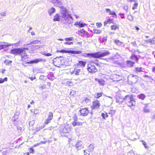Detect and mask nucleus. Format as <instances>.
Returning a JSON list of instances; mask_svg holds the SVG:
<instances>
[{"label":"nucleus","instance_id":"f257e3e1","mask_svg":"<svg viewBox=\"0 0 155 155\" xmlns=\"http://www.w3.org/2000/svg\"><path fill=\"white\" fill-rule=\"evenodd\" d=\"M110 53L108 51L104 50L99 51L94 53L86 54V56L90 57H93L95 58H98L101 57L108 55Z\"/></svg>","mask_w":155,"mask_h":155},{"label":"nucleus","instance_id":"f03ea898","mask_svg":"<svg viewBox=\"0 0 155 155\" xmlns=\"http://www.w3.org/2000/svg\"><path fill=\"white\" fill-rule=\"evenodd\" d=\"M124 100L126 101L127 105L130 107L131 109H134L136 102L135 100L133 99V96L132 95H128L126 96Z\"/></svg>","mask_w":155,"mask_h":155},{"label":"nucleus","instance_id":"7ed1b4c3","mask_svg":"<svg viewBox=\"0 0 155 155\" xmlns=\"http://www.w3.org/2000/svg\"><path fill=\"white\" fill-rule=\"evenodd\" d=\"M10 53L16 55L19 54L21 56L22 60H23V58L27 56L25 51L21 48H14L12 49L10 51Z\"/></svg>","mask_w":155,"mask_h":155},{"label":"nucleus","instance_id":"20e7f679","mask_svg":"<svg viewBox=\"0 0 155 155\" xmlns=\"http://www.w3.org/2000/svg\"><path fill=\"white\" fill-rule=\"evenodd\" d=\"M62 5H57L60 8V11L61 18L70 14L69 13L68 10L65 7L62 6Z\"/></svg>","mask_w":155,"mask_h":155},{"label":"nucleus","instance_id":"39448f33","mask_svg":"<svg viewBox=\"0 0 155 155\" xmlns=\"http://www.w3.org/2000/svg\"><path fill=\"white\" fill-rule=\"evenodd\" d=\"M94 63L92 61L88 64L87 69L89 72L94 73L97 71V69L94 65Z\"/></svg>","mask_w":155,"mask_h":155},{"label":"nucleus","instance_id":"423d86ee","mask_svg":"<svg viewBox=\"0 0 155 155\" xmlns=\"http://www.w3.org/2000/svg\"><path fill=\"white\" fill-rule=\"evenodd\" d=\"M61 20L63 23L65 24H71L73 22V19L71 14L61 18Z\"/></svg>","mask_w":155,"mask_h":155},{"label":"nucleus","instance_id":"0eeeda50","mask_svg":"<svg viewBox=\"0 0 155 155\" xmlns=\"http://www.w3.org/2000/svg\"><path fill=\"white\" fill-rule=\"evenodd\" d=\"M71 130V127L68 125H66L64 127L62 126L60 129V132L63 134L68 133Z\"/></svg>","mask_w":155,"mask_h":155},{"label":"nucleus","instance_id":"6e6552de","mask_svg":"<svg viewBox=\"0 0 155 155\" xmlns=\"http://www.w3.org/2000/svg\"><path fill=\"white\" fill-rule=\"evenodd\" d=\"M82 51H81L67 50L62 49L61 51L57 50V52L61 53H68L70 54H79L81 53Z\"/></svg>","mask_w":155,"mask_h":155},{"label":"nucleus","instance_id":"1a4fd4ad","mask_svg":"<svg viewBox=\"0 0 155 155\" xmlns=\"http://www.w3.org/2000/svg\"><path fill=\"white\" fill-rule=\"evenodd\" d=\"M100 106V104L99 101L97 100L94 101L92 105L91 106V108L92 109H94L98 108Z\"/></svg>","mask_w":155,"mask_h":155},{"label":"nucleus","instance_id":"9d476101","mask_svg":"<svg viewBox=\"0 0 155 155\" xmlns=\"http://www.w3.org/2000/svg\"><path fill=\"white\" fill-rule=\"evenodd\" d=\"M75 147L77 150H79L81 148H83L84 146L82 142L81 141H78L75 145Z\"/></svg>","mask_w":155,"mask_h":155},{"label":"nucleus","instance_id":"9b49d317","mask_svg":"<svg viewBox=\"0 0 155 155\" xmlns=\"http://www.w3.org/2000/svg\"><path fill=\"white\" fill-rule=\"evenodd\" d=\"M81 115L83 116H86L87 115L89 111L86 108H82L79 110Z\"/></svg>","mask_w":155,"mask_h":155},{"label":"nucleus","instance_id":"f8f14e48","mask_svg":"<svg viewBox=\"0 0 155 155\" xmlns=\"http://www.w3.org/2000/svg\"><path fill=\"white\" fill-rule=\"evenodd\" d=\"M51 3L54 5H63V3L62 0H48Z\"/></svg>","mask_w":155,"mask_h":155},{"label":"nucleus","instance_id":"ddd939ff","mask_svg":"<svg viewBox=\"0 0 155 155\" xmlns=\"http://www.w3.org/2000/svg\"><path fill=\"white\" fill-rule=\"evenodd\" d=\"M53 117V114L52 112H50L48 114V117L47 119L46 120L45 124H48L49 123L51 120L52 119Z\"/></svg>","mask_w":155,"mask_h":155},{"label":"nucleus","instance_id":"4468645a","mask_svg":"<svg viewBox=\"0 0 155 155\" xmlns=\"http://www.w3.org/2000/svg\"><path fill=\"white\" fill-rule=\"evenodd\" d=\"M9 45H11L9 43H5V42H0V50L3 49L8 47Z\"/></svg>","mask_w":155,"mask_h":155},{"label":"nucleus","instance_id":"2eb2a0df","mask_svg":"<svg viewBox=\"0 0 155 155\" xmlns=\"http://www.w3.org/2000/svg\"><path fill=\"white\" fill-rule=\"evenodd\" d=\"M74 25L76 26L78 25L81 28L84 27L86 24L82 23L81 21H77L75 23Z\"/></svg>","mask_w":155,"mask_h":155},{"label":"nucleus","instance_id":"dca6fc26","mask_svg":"<svg viewBox=\"0 0 155 155\" xmlns=\"http://www.w3.org/2000/svg\"><path fill=\"white\" fill-rule=\"evenodd\" d=\"M42 61V59H37L35 60H34L31 61H30L29 62H28L27 63H37L38 62L41 61Z\"/></svg>","mask_w":155,"mask_h":155},{"label":"nucleus","instance_id":"f3484780","mask_svg":"<svg viewBox=\"0 0 155 155\" xmlns=\"http://www.w3.org/2000/svg\"><path fill=\"white\" fill-rule=\"evenodd\" d=\"M55 11V9L53 7H52L48 10V12L50 16H51Z\"/></svg>","mask_w":155,"mask_h":155},{"label":"nucleus","instance_id":"a211bd4d","mask_svg":"<svg viewBox=\"0 0 155 155\" xmlns=\"http://www.w3.org/2000/svg\"><path fill=\"white\" fill-rule=\"evenodd\" d=\"M61 17L58 14H57L54 17L53 19V21H58L60 19V17Z\"/></svg>","mask_w":155,"mask_h":155},{"label":"nucleus","instance_id":"6ab92c4d","mask_svg":"<svg viewBox=\"0 0 155 155\" xmlns=\"http://www.w3.org/2000/svg\"><path fill=\"white\" fill-rule=\"evenodd\" d=\"M65 42H64V44L66 45H70L71 44H72L73 42L72 41V39H65Z\"/></svg>","mask_w":155,"mask_h":155},{"label":"nucleus","instance_id":"aec40b11","mask_svg":"<svg viewBox=\"0 0 155 155\" xmlns=\"http://www.w3.org/2000/svg\"><path fill=\"white\" fill-rule=\"evenodd\" d=\"M138 98L142 100H143L145 99L146 96L145 95L143 94H141L138 95L137 96Z\"/></svg>","mask_w":155,"mask_h":155},{"label":"nucleus","instance_id":"412c9836","mask_svg":"<svg viewBox=\"0 0 155 155\" xmlns=\"http://www.w3.org/2000/svg\"><path fill=\"white\" fill-rule=\"evenodd\" d=\"M72 124L74 126H75L76 125H81L82 124V123L81 122L74 121L72 122Z\"/></svg>","mask_w":155,"mask_h":155},{"label":"nucleus","instance_id":"4be33fe9","mask_svg":"<svg viewBox=\"0 0 155 155\" xmlns=\"http://www.w3.org/2000/svg\"><path fill=\"white\" fill-rule=\"evenodd\" d=\"M127 66L128 67H132L135 64L134 62H132L131 61H128L127 62Z\"/></svg>","mask_w":155,"mask_h":155},{"label":"nucleus","instance_id":"5701e85b","mask_svg":"<svg viewBox=\"0 0 155 155\" xmlns=\"http://www.w3.org/2000/svg\"><path fill=\"white\" fill-rule=\"evenodd\" d=\"M145 41H146L147 44L149 43L150 44H154V41L153 39L152 40L151 39H148L147 40Z\"/></svg>","mask_w":155,"mask_h":155},{"label":"nucleus","instance_id":"b1692460","mask_svg":"<svg viewBox=\"0 0 155 155\" xmlns=\"http://www.w3.org/2000/svg\"><path fill=\"white\" fill-rule=\"evenodd\" d=\"M86 64V62L83 61H79V63L78 64L80 65V66L83 67H85Z\"/></svg>","mask_w":155,"mask_h":155},{"label":"nucleus","instance_id":"393cba45","mask_svg":"<svg viewBox=\"0 0 155 155\" xmlns=\"http://www.w3.org/2000/svg\"><path fill=\"white\" fill-rule=\"evenodd\" d=\"M111 29L113 30H115L117 29H118L119 27L116 25H113L110 26Z\"/></svg>","mask_w":155,"mask_h":155},{"label":"nucleus","instance_id":"a878e982","mask_svg":"<svg viewBox=\"0 0 155 155\" xmlns=\"http://www.w3.org/2000/svg\"><path fill=\"white\" fill-rule=\"evenodd\" d=\"M101 30H97L96 29H94L93 30L92 32H93L94 33L99 34L101 33Z\"/></svg>","mask_w":155,"mask_h":155},{"label":"nucleus","instance_id":"bb28decb","mask_svg":"<svg viewBox=\"0 0 155 155\" xmlns=\"http://www.w3.org/2000/svg\"><path fill=\"white\" fill-rule=\"evenodd\" d=\"M109 15H113V17H116L117 16L115 12L114 11H110Z\"/></svg>","mask_w":155,"mask_h":155},{"label":"nucleus","instance_id":"cd10ccee","mask_svg":"<svg viewBox=\"0 0 155 155\" xmlns=\"http://www.w3.org/2000/svg\"><path fill=\"white\" fill-rule=\"evenodd\" d=\"M99 84L101 85H104L105 84L104 81L102 79L98 80Z\"/></svg>","mask_w":155,"mask_h":155},{"label":"nucleus","instance_id":"c85d7f7f","mask_svg":"<svg viewBox=\"0 0 155 155\" xmlns=\"http://www.w3.org/2000/svg\"><path fill=\"white\" fill-rule=\"evenodd\" d=\"M8 79L7 78H5L4 79L0 78V83H2L5 81H7Z\"/></svg>","mask_w":155,"mask_h":155},{"label":"nucleus","instance_id":"c756f323","mask_svg":"<svg viewBox=\"0 0 155 155\" xmlns=\"http://www.w3.org/2000/svg\"><path fill=\"white\" fill-rule=\"evenodd\" d=\"M101 116L102 117L103 119H105L106 117H107L108 116V115L106 113H102L101 114Z\"/></svg>","mask_w":155,"mask_h":155},{"label":"nucleus","instance_id":"7c9ffc66","mask_svg":"<svg viewBox=\"0 0 155 155\" xmlns=\"http://www.w3.org/2000/svg\"><path fill=\"white\" fill-rule=\"evenodd\" d=\"M94 149V147L93 145L90 144L89 146V149L90 151H92Z\"/></svg>","mask_w":155,"mask_h":155},{"label":"nucleus","instance_id":"2f4dec72","mask_svg":"<svg viewBox=\"0 0 155 155\" xmlns=\"http://www.w3.org/2000/svg\"><path fill=\"white\" fill-rule=\"evenodd\" d=\"M143 68H142L136 67V72H141L143 71Z\"/></svg>","mask_w":155,"mask_h":155},{"label":"nucleus","instance_id":"473e14b6","mask_svg":"<svg viewBox=\"0 0 155 155\" xmlns=\"http://www.w3.org/2000/svg\"><path fill=\"white\" fill-rule=\"evenodd\" d=\"M115 42L117 45H120L122 44V42L118 39L115 40Z\"/></svg>","mask_w":155,"mask_h":155},{"label":"nucleus","instance_id":"72a5a7b5","mask_svg":"<svg viewBox=\"0 0 155 155\" xmlns=\"http://www.w3.org/2000/svg\"><path fill=\"white\" fill-rule=\"evenodd\" d=\"M18 118V116L17 115H15L13 116L12 118V120L14 121H15Z\"/></svg>","mask_w":155,"mask_h":155},{"label":"nucleus","instance_id":"f704fd0d","mask_svg":"<svg viewBox=\"0 0 155 155\" xmlns=\"http://www.w3.org/2000/svg\"><path fill=\"white\" fill-rule=\"evenodd\" d=\"M103 94V93L102 92H100L99 93H98L95 96V97L97 98H99L100 97H101Z\"/></svg>","mask_w":155,"mask_h":155},{"label":"nucleus","instance_id":"c9c22d12","mask_svg":"<svg viewBox=\"0 0 155 155\" xmlns=\"http://www.w3.org/2000/svg\"><path fill=\"white\" fill-rule=\"evenodd\" d=\"M42 54H43L44 55L47 56H51L52 55V54L50 53H47L45 52H43V53H42Z\"/></svg>","mask_w":155,"mask_h":155},{"label":"nucleus","instance_id":"e433bc0d","mask_svg":"<svg viewBox=\"0 0 155 155\" xmlns=\"http://www.w3.org/2000/svg\"><path fill=\"white\" fill-rule=\"evenodd\" d=\"M128 19L131 21L133 20V18L132 16L131 15H129L127 16Z\"/></svg>","mask_w":155,"mask_h":155},{"label":"nucleus","instance_id":"4c0bfd02","mask_svg":"<svg viewBox=\"0 0 155 155\" xmlns=\"http://www.w3.org/2000/svg\"><path fill=\"white\" fill-rule=\"evenodd\" d=\"M47 140H45L44 141H42L38 143L37 144L38 145H39L41 144H45L47 142Z\"/></svg>","mask_w":155,"mask_h":155},{"label":"nucleus","instance_id":"58836bf2","mask_svg":"<svg viewBox=\"0 0 155 155\" xmlns=\"http://www.w3.org/2000/svg\"><path fill=\"white\" fill-rule=\"evenodd\" d=\"M81 69H78L75 72V74L76 75H78L80 74V73L81 72Z\"/></svg>","mask_w":155,"mask_h":155},{"label":"nucleus","instance_id":"ea45409f","mask_svg":"<svg viewBox=\"0 0 155 155\" xmlns=\"http://www.w3.org/2000/svg\"><path fill=\"white\" fill-rule=\"evenodd\" d=\"M143 144L144 145L145 147L146 148H148V147L147 146V143L144 141L142 140Z\"/></svg>","mask_w":155,"mask_h":155},{"label":"nucleus","instance_id":"a19ab883","mask_svg":"<svg viewBox=\"0 0 155 155\" xmlns=\"http://www.w3.org/2000/svg\"><path fill=\"white\" fill-rule=\"evenodd\" d=\"M35 123V121L34 120H32L31 121H30L29 122V125L30 126H32Z\"/></svg>","mask_w":155,"mask_h":155},{"label":"nucleus","instance_id":"79ce46f5","mask_svg":"<svg viewBox=\"0 0 155 155\" xmlns=\"http://www.w3.org/2000/svg\"><path fill=\"white\" fill-rule=\"evenodd\" d=\"M144 111L145 113H148L149 112V110L147 108V107H145L144 108Z\"/></svg>","mask_w":155,"mask_h":155},{"label":"nucleus","instance_id":"37998d69","mask_svg":"<svg viewBox=\"0 0 155 155\" xmlns=\"http://www.w3.org/2000/svg\"><path fill=\"white\" fill-rule=\"evenodd\" d=\"M76 94V91L74 90L72 91L70 93V94L71 95H73Z\"/></svg>","mask_w":155,"mask_h":155},{"label":"nucleus","instance_id":"c03bdc74","mask_svg":"<svg viewBox=\"0 0 155 155\" xmlns=\"http://www.w3.org/2000/svg\"><path fill=\"white\" fill-rule=\"evenodd\" d=\"M96 25L99 27H101L102 26V24L100 23H97Z\"/></svg>","mask_w":155,"mask_h":155},{"label":"nucleus","instance_id":"a18cd8bd","mask_svg":"<svg viewBox=\"0 0 155 155\" xmlns=\"http://www.w3.org/2000/svg\"><path fill=\"white\" fill-rule=\"evenodd\" d=\"M1 16H5L6 15V13L5 12H2L0 14Z\"/></svg>","mask_w":155,"mask_h":155},{"label":"nucleus","instance_id":"49530a36","mask_svg":"<svg viewBox=\"0 0 155 155\" xmlns=\"http://www.w3.org/2000/svg\"><path fill=\"white\" fill-rule=\"evenodd\" d=\"M12 62V61H8V60H5V63H7L8 64L11 63Z\"/></svg>","mask_w":155,"mask_h":155},{"label":"nucleus","instance_id":"de8ad7c7","mask_svg":"<svg viewBox=\"0 0 155 155\" xmlns=\"http://www.w3.org/2000/svg\"><path fill=\"white\" fill-rule=\"evenodd\" d=\"M106 12L107 13H109L110 11V9L109 8H106Z\"/></svg>","mask_w":155,"mask_h":155},{"label":"nucleus","instance_id":"09e8293b","mask_svg":"<svg viewBox=\"0 0 155 155\" xmlns=\"http://www.w3.org/2000/svg\"><path fill=\"white\" fill-rule=\"evenodd\" d=\"M39 112V110H35L34 111V113L35 114H37Z\"/></svg>","mask_w":155,"mask_h":155},{"label":"nucleus","instance_id":"8fccbe9b","mask_svg":"<svg viewBox=\"0 0 155 155\" xmlns=\"http://www.w3.org/2000/svg\"><path fill=\"white\" fill-rule=\"evenodd\" d=\"M58 61L59 62V61H60V60L59 59V58H58V59H54V64L56 63V61Z\"/></svg>","mask_w":155,"mask_h":155},{"label":"nucleus","instance_id":"3c124183","mask_svg":"<svg viewBox=\"0 0 155 155\" xmlns=\"http://www.w3.org/2000/svg\"><path fill=\"white\" fill-rule=\"evenodd\" d=\"M34 152V150L33 148H31L30 149L29 152L30 153H33Z\"/></svg>","mask_w":155,"mask_h":155},{"label":"nucleus","instance_id":"603ef678","mask_svg":"<svg viewBox=\"0 0 155 155\" xmlns=\"http://www.w3.org/2000/svg\"><path fill=\"white\" fill-rule=\"evenodd\" d=\"M29 78L31 79V80L33 81L34 79L36 78V77L35 76L29 77Z\"/></svg>","mask_w":155,"mask_h":155},{"label":"nucleus","instance_id":"864d4df0","mask_svg":"<svg viewBox=\"0 0 155 155\" xmlns=\"http://www.w3.org/2000/svg\"><path fill=\"white\" fill-rule=\"evenodd\" d=\"M131 58L132 59H136V55L135 54L132 55L131 57Z\"/></svg>","mask_w":155,"mask_h":155},{"label":"nucleus","instance_id":"5fc2aeb1","mask_svg":"<svg viewBox=\"0 0 155 155\" xmlns=\"http://www.w3.org/2000/svg\"><path fill=\"white\" fill-rule=\"evenodd\" d=\"M109 20H107L106 21H105L104 22V26L106 25L107 24V23H109Z\"/></svg>","mask_w":155,"mask_h":155},{"label":"nucleus","instance_id":"6e6d98bb","mask_svg":"<svg viewBox=\"0 0 155 155\" xmlns=\"http://www.w3.org/2000/svg\"><path fill=\"white\" fill-rule=\"evenodd\" d=\"M109 20H107L106 21H105L104 22V26L106 25L107 24V23H109Z\"/></svg>","mask_w":155,"mask_h":155},{"label":"nucleus","instance_id":"4d7b16f0","mask_svg":"<svg viewBox=\"0 0 155 155\" xmlns=\"http://www.w3.org/2000/svg\"><path fill=\"white\" fill-rule=\"evenodd\" d=\"M42 128L41 127H39V128H37L36 129V130L37 131H39L41 129H42Z\"/></svg>","mask_w":155,"mask_h":155},{"label":"nucleus","instance_id":"13d9d810","mask_svg":"<svg viewBox=\"0 0 155 155\" xmlns=\"http://www.w3.org/2000/svg\"><path fill=\"white\" fill-rule=\"evenodd\" d=\"M108 20H109V23L110 24L112 22L113 20L112 19H108Z\"/></svg>","mask_w":155,"mask_h":155},{"label":"nucleus","instance_id":"bf43d9fd","mask_svg":"<svg viewBox=\"0 0 155 155\" xmlns=\"http://www.w3.org/2000/svg\"><path fill=\"white\" fill-rule=\"evenodd\" d=\"M84 153H85L84 155H89L90 154L89 153H87V152H86L85 150H84Z\"/></svg>","mask_w":155,"mask_h":155},{"label":"nucleus","instance_id":"052dcab7","mask_svg":"<svg viewBox=\"0 0 155 155\" xmlns=\"http://www.w3.org/2000/svg\"><path fill=\"white\" fill-rule=\"evenodd\" d=\"M136 6V2H135L134 4V6L132 7V9H134L135 8Z\"/></svg>","mask_w":155,"mask_h":155},{"label":"nucleus","instance_id":"680f3d73","mask_svg":"<svg viewBox=\"0 0 155 155\" xmlns=\"http://www.w3.org/2000/svg\"><path fill=\"white\" fill-rule=\"evenodd\" d=\"M152 71L153 72L155 73V67H153L152 69Z\"/></svg>","mask_w":155,"mask_h":155},{"label":"nucleus","instance_id":"e2e57ef3","mask_svg":"<svg viewBox=\"0 0 155 155\" xmlns=\"http://www.w3.org/2000/svg\"><path fill=\"white\" fill-rule=\"evenodd\" d=\"M31 34L32 35H34L35 34L34 32L33 31L31 32Z\"/></svg>","mask_w":155,"mask_h":155},{"label":"nucleus","instance_id":"0e129e2a","mask_svg":"<svg viewBox=\"0 0 155 155\" xmlns=\"http://www.w3.org/2000/svg\"><path fill=\"white\" fill-rule=\"evenodd\" d=\"M32 28L31 27H30V28H29V30H28V32H29V31H30V30H32Z\"/></svg>","mask_w":155,"mask_h":155},{"label":"nucleus","instance_id":"69168bd1","mask_svg":"<svg viewBox=\"0 0 155 155\" xmlns=\"http://www.w3.org/2000/svg\"><path fill=\"white\" fill-rule=\"evenodd\" d=\"M38 42H39V41L37 40V41H33V42L34 43H38Z\"/></svg>","mask_w":155,"mask_h":155},{"label":"nucleus","instance_id":"338daca9","mask_svg":"<svg viewBox=\"0 0 155 155\" xmlns=\"http://www.w3.org/2000/svg\"><path fill=\"white\" fill-rule=\"evenodd\" d=\"M89 101V99L88 98H86L85 99L86 102H88V101Z\"/></svg>","mask_w":155,"mask_h":155},{"label":"nucleus","instance_id":"774afa93","mask_svg":"<svg viewBox=\"0 0 155 155\" xmlns=\"http://www.w3.org/2000/svg\"><path fill=\"white\" fill-rule=\"evenodd\" d=\"M153 119H155V114H153Z\"/></svg>","mask_w":155,"mask_h":155}]
</instances>
